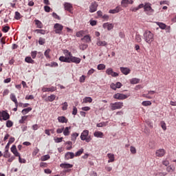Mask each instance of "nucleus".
Returning a JSON list of instances; mask_svg holds the SVG:
<instances>
[{
	"label": "nucleus",
	"instance_id": "1",
	"mask_svg": "<svg viewBox=\"0 0 176 176\" xmlns=\"http://www.w3.org/2000/svg\"><path fill=\"white\" fill-rule=\"evenodd\" d=\"M63 53L65 56H60L59 58V61H61V63H74V64H80V61H82V59L80 58L72 56V53L68 50H63Z\"/></svg>",
	"mask_w": 176,
	"mask_h": 176
},
{
	"label": "nucleus",
	"instance_id": "2",
	"mask_svg": "<svg viewBox=\"0 0 176 176\" xmlns=\"http://www.w3.org/2000/svg\"><path fill=\"white\" fill-rule=\"evenodd\" d=\"M143 39H144L146 43H152L155 39V36L152 32L149 30H146L143 34Z\"/></svg>",
	"mask_w": 176,
	"mask_h": 176
},
{
	"label": "nucleus",
	"instance_id": "3",
	"mask_svg": "<svg viewBox=\"0 0 176 176\" xmlns=\"http://www.w3.org/2000/svg\"><path fill=\"white\" fill-rule=\"evenodd\" d=\"M80 140L82 141H86L90 142L91 141V137L89 135V130H84L80 135Z\"/></svg>",
	"mask_w": 176,
	"mask_h": 176
},
{
	"label": "nucleus",
	"instance_id": "4",
	"mask_svg": "<svg viewBox=\"0 0 176 176\" xmlns=\"http://www.w3.org/2000/svg\"><path fill=\"white\" fill-rule=\"evenodd\" d=\"M111 110L116 111V109H122L123 108V102H116L115 103L110 104Z\"/></svg>",
	"mask_w": 176,
	"mask_h": 176
},
{
	"label": "nucleus",
	"instance_id": "5",
	"mask_svg": "<svg viewBox=\"0 0 176 176\" xmlns=\"http://www.w3.org/2000/svg\"><path fill=\"white\" fill-rule=\"evenodd\" d=\"M60 167L61 168H64L63 173H70L71 168L74 167V165L71 164L63 163L60 164Z\"/></svg>",
	"mask_w": 176,
	"mask_h": 176
},
{
	"label": "nucleus",
	"instance_id": "6",
	"mask_svg": "<svg viewBox=\"0 0 176 176\" xmlns=\"http://www.w3.org/2000/svg\"><path fill=\"white\" fill-rule=\"evenodd\" d=\"M144 12H146L147 14H152L155 10L152 8V4L151 3H145Z\"/></svg>",
	"mask_w": 176,
	"mask_h": 176
},
{
	"label": "nucleus",
	"instance_id": "7",
	"mask_svg": "<svg viewBox=\"0 0 176 176\" xmlns=\"http://www.w3.org/2000/svg\"><path fill=\"white\" fill-rule=\"evenodd\" d=\"M10 119V116L9 115V113L6 111H0V120H9Z\"/></svg>",
	"mask_w": 176,
	"mask_h": 176
},
{
	"label": "nucleus",
	"instance_id": "8",
	"mask_svg": "<svg viewBox=\"0 0 176 176\" xmlns=\"http://www.w3.org/2000/svg\"><path fill=\"white\" fill-rule=\"evenodd\" d=\"M129 96L123 94H116L113 95V98L116 100H126V98H128Z\"/></svg>",
	"mask_w": 176,
	"mask_h": 176
},
{
	"label": "nucleus",
	"instance_id": "9",
	"mask_svg": "<svg viewBox=\"0 0 176 176\" xmlns=\"http://www.w3.org/2000/svg\"><path fill=\"white\" fill-rule=\"evenodd\" d=\"M97 8H98V4L97 3V2H92L89 6L90 13H94V12H97Z\"/></svg>",
	"mask_w": 176,
	"mask_h": 176
},
{
	"label": "nucleus",
	"instance_id": "10",
	"mask_svg": "<svg viewBox=\"0 0 176 176\" xmlns=\"http://www.w3.org/2000/svg\"><path fill=\"white\" fill-rule=\"evenodd\" d=\"M63 28H64V26H63L60 23H56L54 25V29H55L56 34H61V32L63 31Z\"/></svg>",
	"mask_w": 176,
	"mask_h": 176
},
{
	"label": "nucleus",
	"instance_id": "11",
	"mask_svg": "<svg viewBox=\"0 0 176 176\" xmlns=\"http://www.w3.org/2000/svg\"><path fill=\"white\" fill-rule=\"evenodd\" d=\"M166 155V150L163 148H160L156 151L155 155L157 157H163Z\"/></svg>",
	"mask_w": 176,
	"mask_h": 176
},
{
	"label": "nucleus",
	"instance_id": "12",
	"mask_svg": "<svg viewBox=\"0 0 176 176\" xmlns=\"http://www.w3.org/2000/svg\"><path fill=\"white\" fill-rule=\"evenodd\" d=\"M56 90H57V87H51L50 88L43 87L42 88V91H43V93H46L49 91H50L51 93H53V91H56Z\"/></svg>",
	"mask_w": 176,
	"mask_h": 176
},
{
	"label": "nucleus",
	"instance_id": "13",
	"mask_svg": "<svg viewBox=\"0 0 176 176\" xmlns=\"http://www.w3.org/2000/svg\"><path fill=\"white\" fill-rule=\"evenodd\" d=\"M102 28H104V30H107L108 31H111V30H113V24L110 23H104L102 25Z\"/></svg>",
	"mask_w": 176,
	"mask_h": 176
},
{
	"label": "nucleus",
	"instance_id": "14",
	"mask_svg": "<svg viewBox=\"0 0 176 176\" xmlns=\"http://www.w3.org/2000/svg\"><path fill=\"white\" fill-rule=\"evenodd\" d=\"M65 10L71 13L72 12V9L74 7L72 6V4L69 3H65L64 4Z\"/></svg>",
	"mask_w": 176,
	"mask_h": 176
},
{
	"label": "nucleus",
	"instance_id": "15",
	"mask_svg": "<svg viewBox=\"0 0 176 176\" xmlns=\"http://www.w3.org/2000/svg\"><path fill=\"white\" fill-rule=\"evenodd\" d=\"M11 152L16 156V157L20 156V153L17 151V147L16 145H12L11 147Z\"/></svg>",
	"mask_w": 176,
	"mask_h": 176
},
{
	"label": "nucleus",
	"instance_id": "16",
	"mask_svg": "<svg viewBox=\"0 0 176 176\" xmlns=\"http://www.w3.org/2000/svg\"><path fill=\"white\" fill-rule=\"evenodd\" d=\"M75 157V154L72 152H67L65 155V160H69V159H74Z\"/></svg>",
	"mask_w": 176,
	"mask_h": 176
},
{
	"label": "nucleus",
	"instance_id": "17",
	"mask_svg": "<svg viewBox=\"0 0 176 176\" xmlns=\"http://www.w3.org/2000/svg\"><path fill=\"white\" fill-rule=\"evenodd\" d=\"M120 71L124 75H129L131 72L128 67H120Z\"/></svg>",
	"mask_w": 176,
	"mask_h": 176
},
{
	"label": "nucleus",
	"instance_id": "18",
	"mask_svg": "<svg viewBox=\"0 0 176 176\" xmlns=\"http://www.w3.org/2000/svg\"><path fill=\"white\" fill-rule=\"evenodd\" d=\"M96 45L97 46H108V43H107V41H101L100 39H98L97 42H96Z\"/></svg>",
	"mask_w": 176,
	"mask_h": 176
},
{
	"label": "nucleus",
	"instance_id": "19",
	"mask_svg": "<svg viewBox=\"0 0 176 176\" xmlns=\"http://www.w3.org/2000/svg\"><path fill=\"white\" fill-rule=\"evenodd\" d=\"M120 10H122V8H120V6H117L115 9L110 10L109 11V13H111L112 14H115L116 13H119L120 12Z\"/></svg>",
	"mask_w": 176,
	"mask_h": 176
},
{
	"label": "nucleus",
	"instance_id": "20",
	"mask_svg": "<svg viewBox=\"0 0 176 176\" xmlns=\"http://www.w3.org/2000/svg\"><path fill=\"white\" fill-rule=\"evenodd\" d=\"M71 126H66L63 129V135L68 136L71 133Z\"/></svg>",
	"mask_w": 176,
	"mask_h": 176
},
{
	"label": "nucleus",
	"instance_id": "21",
	"mask_svg": "<svg viewBox=\"0 0 176 176\" xmlns=\"http://www.w3.org/2000/svg\"><path fill=\"white\" fill-rule=\"evenodd\" d=\"M107 157H109L108 163H113V162H115V155L112 153H108Z\"/></svg>",
	"mask_w": 176,
	"mask_h": 176
},
{
	"label": "nucleus",
	"instance_id": "22",
	"mask_svg": "<svg viewBox=\"0 0 176 176\" xmlns=\"http://www.w3.org/2000/svg\"><path fill=\"white\" fill-rule=\"evenodd\" d=\"M81 41H82V42H86L87 43H89V42H91V38L89 35L85 34L84 37L81 38Z\"/></svg>",
	"mask_w": 176,
	"mask_h": 176
},
{
	"label": "nucleus",
	"instance_id": "23",
	"mask_svg": "<svg viewBox=\"0 0 176 176\" xmlns=\"http://www.w3.org/2000/svg\"><path fill=\"white\" fill-rule=\"evenodd\" d=\"M58 121L59 123H67V122H68V119L64 116H59L58 117Z\"/></svg>",
	"mask_w": 176,
	"mask_h": 176
},
{
	"label": "nucleus",
	"instance_id": "24",
	"mask_svg": "<svg viewBox=\"0 0 176 176\" xmlns=\"http://www.w3.org/2000/svg\"><path fill=\"white\" fill-rule=\"evenodd\" d=\"M85 35L86 33L83 30L78 31L76 34V36H77V38H82V36H85Z\"/></svg>",
	"mask_w": 176,
	"mask_h": 176
},
{
	"label": "nucleus",
	"instance_id": "25",
	"mask_svg": "<svg viewBox=\"0 0 176 176\" xmlns=\"http://www.w3.org/2000/svg\"><path fill=\"white\" fill-rule=\"evenodd\" d=\"M25 63H28L29 64H35V60H34L32 58H31V56H27L25 58Z\"/></svg>",
	"mask_w": 176,
	"mask_h": 176
},
{
	"label": "nucleus",
	"instance_id": "26",
	"mask_svg": "<svg viewBox=\"0 0 176 176\" xmlns=\"http://www.w3.org/2000/svg\"><path fill=\"white\" fill-rule=\"evenodd\" d=\"M94 137H97L98 138H102L104 137V133L101 131H96L94 133Z\"/></svg>",
	"mask_w": 176,
	"mask_h": 176
},
{
	"label": "nucleus",
	"instance_id": "27",
	"mask_svg": "<svg viewBox=\"0 0 176 176\" xmlns=\"http://www.w3.org/2000/svg\"><path fill=\"white\" fill-rule=\"evenodd\" d=\"M34 22L37 28H43V24L42 23V22H41V21L35 19Z\"/></svg>",
	"mask_w": 176,
	"mask_h": 176
},
{
	"label": "nucleus",
	"instance_id": "28",
	"mask_svg": "<svg viewBox=\"0 0 176 176\" xmlns=\"http://www.w3.org/2000/svg\"><path fill=\"white\" fill-rule=\"evenodd\" d=\"M50 52H52V50L50 49H47L44 52V56L47 59L52 58V56H50Z\"/></svg>",
	"mask_w": 176,
	"mask_h": 176
},
{
	"label": "nucleus",
	"instance_id": "29",
	"mask_svg": "<svg viewBox=\"0 0 176 176\" xmlns=\"http://www.w3.org/2000/svg\"><path fill=\"white\" fill-rule=\"evenodd\" d=\"M130 83L131 85H137V83H140V78H133L130 80Z\"/></svg>",
	"mask_w": 176,
	"mask_h": 176
},
{
	"label": "nucleus",
	"instance_id": "30",
	"mask_svg": "<svg viewBox=\"0 0 176 176\" xmlns=\"http://www.w3.org/2000/svg\"><path fill=\"white\" fill-rule=\"evenodd\" d=\"M28 118V116H23L21 117V119L19 120V123H20L21 124H24V123H25V120H27Z\"/></svg>",
	"mask_w": 176,
	"mask_h": 176
},
{
	"label": "nucleus",
	"instance_id": "31",
	"mask_svg": "<svg viewBox=\"0 0 176 176\" xmlns=\"http://www.w3.org/2000/svg\"><path fill=\"white\" fill-rule=\"evenodd\" d=\"M31 111H32V108L28 107L26 109H23L21 113L23 115H27V113H28V112H31Z\"/></svg>",
	"mask_w": 176,
	"mask_h": 176
},
{
	"label": "nucleus",
	"instance_id": "32",
	"mask_svg": "<svg viewBox=\"0 0 176 176\" xmlns=\"http://www.w3.org/2000/svg\"><path fill=\"white\" fill-rule=\"evenodd\" d=\"M78 137H79V133H74L72 134V136H71V140L72 141H76V138H78Z\"/></svg>",
	"mask_w": 176,
	"mask_h": 176
},
{
	"label": "nucleus",
	"instance_id": "33",
	"mask_svg": "<svg viewBox=\"0 0 176 176\" xmlns=\"http://www.w3.org/2000/svg\"><path fill=\"white\" fill-rule=\"evenodd\" d=\"M82 102H84L85 104H86L87 102H93V98H91V97H85L82 100Z\"/></svg>",
	"mask_w": 176,
	"mask_h": 176
},
{
	"label": "nucleus",
	"instance_id": "34",
	"mask_svg": "<svg viewBox=\"0 0 176 176\" xmlns=\"http://www.w3.org/2000/svg\"><path fill=\"white\" fill-rule=\"evenodd\" d=\"M10 98L12 102H17V98H16V95H14V94H10Z\"/></svg>",
	"mask_w": 176,
	"mask_h": 176
},
{
	"label": "nucleus",
	"instance_id": "35",
	"mask_svg": "<svg viewBox=\"0 0 176 176\" xmlns=\"http://www.w3.org/2000/svg\"><path fill=\"white\" fill-rule=\"evenodd\" d=\"M142 105H143V107H149V106L152 105V102H151L149 100L143 101L142 102Z\"/></svg>",
	"mask_w": 176,
	"mask_h": 176
},
{
	"label": "nucleus",
	"instance_id": "36",
	"mask_svg": "<svg viewBox=\"0 0 176 176\" xmlns=\"http://www.w3.org/2000/svg\"><path fill=\"white\" fill-rule=\"evenodd\" d=\"M9 93H10L9 89H4L2 92L3 97H6V96L9 95Z\"/></svg>",
	"mask_w": 176,
	"mask_h": 176
},
{
	"label": "nucleus",
	"instance_id": "37",
	"mask_svg": "<svg viewBox=\"0 0 176 176\" xmlns=\"http://www.w3.org/2000/svg\"><path fill=\"white\" fill-rule=\"evenodd\" d=\"M56 100V95L52 94L48 96L47 101H50V102H52V101H54Z\"/></svg>",
	"mask_w": 176,
	"mask_h": 176
},
{
	"label": "nucleus",
	"instance_id": "38",
	"mask_svg": "<svg viewBox=\"0 0 176 176\" xmlns=\"http://www.w3.org/2000/svg\"><path fill=\"white\" fill-rule=\"evenodd\" d=\"M157 25H159L160 28H161L162 30H166V28L167 27V25L162 22H158Z\"/></svg>",
	"mask_w": 176,
	"mask_h": 176
},
{
	"label": "nucleus",
	"instance_id": "39",
	"mask_svg": "<svg viewBox=\"0 0 176 176\" xmlns=\"http://www.w3.org/2000/svg\"><path fill=\"white\" fill-rule=\"evenodd\" d=\"M34 32H37V34H41V35H45V34H46V30L36 29L34 30Z\"/></svg>",
	"mask_w": 176,
	"mask_h": 176
},
{
	"label": "nucleus",
	"instance_id": "40",
	"mask_svg": "<svg viewBox=\"0 0 176 176\" xmlns=\"http://www.w3.org/2000/svg\"><path fill=\"white\" fill-rule=\"evenodd\" d=\"M129 0H122L121 1V5H122L124 8H127V6L129 5Z\"/></svg>",
	"mask_w": 176,
	"mask_h": 176
},
{
	"label": "nucleus",
	"instance_id": "41",
	"mask_svg": "<svg viewBox=\"0 0 176 176\" xmlns=\"http://www.w3.org/2000/svg\"><path fill=\"white\" fill-rule=\"evenodd\" d=\"M6 127L10 129V127L13 126V122L12 120H8L6 124Z\"/></svg>",
	"mask_w": 176,
	"mask_h": 176
},
{
	"label": "nucleus",
	"instance_id": "42",
	"mask_svg": "<svg viewBox=\"0 0 176 176\" xmlns=\"http://www.w3.org/2000/svg\"><path fill=\"white\" fill-rule=\"evenodd\" d=\"M160 124H161V127H162V130L164 131H166L167 130V126L166 125V122H164V121H162L160 122Z\"/></svg>",
	"mask_w": 176,
	"mask_h": 176
},
{
	"label": "nucleus",
	"instance_id": "43",
	"mask_svg": "<svg viewBox=\"0 0 176 176\" xmlns=\"http://www.w3.org/2000/svg\"><path fill=\"white\" fill-rule=\"evenodd\" d=\"M67 109H68V102H65L62 104V110L67 111Z\"/></svg>",
	"mask_w": 176,
	"mask_h": 176
},
{
	"label": "nucleus",
	"instance_id": "44",
	"mask_svg": "<svg viewBox=\"0 0 176 176\" xmlns=\"http://www.w3.org/2000/svg\"><path fill=\"white\" fill-rule=\"evenodd\" d=\"M50 159V155H45L41 157V161L42 162H46V160H49Z\"/></svg>",
	"mask_w": 176,
	"mask_h": 176
},
{
	"label": "nucleus",
	"instance_id": "45",
	"mask_svg": "<svg viewBox=\"0 0 176 176\" xmlns=\"http://www.w3.org/2000/svg\"><path fill=\"white\" fill-rule=\"evenodd\" d=\"M21 19V14L19 12H15V16H14V19L15 20H20Z\"/></svg>",
	"mask_w": 176,
	"mask_h": 176
},
{
	"label": "nucleus",
	"instance_id": "46",
	"mask_svg": "<svg viewBox=\"0 0 176 176\" xmlns=\"http://www.w3.org/2000/svg\"><path fill=\"white\" fill-rule=\"evenodd\" d=\"M66 144L69 145L66 147L67 151H71L72 149V142H67Z\"/></svg>",
	"mask_w": 176,
	"mask_h": 176
},
{
	"label": "nucleus",
	"instance_id": "47",
	"mask_svg": "<svg viewBox=\"0 0 176 176\" xmlns=\"http://www.w3.org/2000/svg\"><path fill=\"white\" fill-rule=\"evenodd\" d=\"M135 41L136 42H138V43H141L142 41V38H141V35L140 34H136L135 35Z\"/></svg>",
	"mask_w": 176,
	"mask_h": 176
},
{
	"label": "nucleus",
	"instance_id": "48",
	"mask_svg": "<svg viewBox=\"0 0 176 176\" xmlns=\"http://www.w3.org/2000/svg\"><path fill=\"white\" fill-rule=\"evenodd\" d=\"M89 47V45L87 44H81L80 45V50H86Z\"/></svg>",
	"mask_w": 176,
	"mask_h": 176
},
{
	"label": "nucleus",
	"instance_id": "49",
	"mask_svg": "<svg viewBox=\"0 0 176 176\" xmlns=\"http://www.w3.org/2000/svg\"><path fill=\"white\" fill-rule=\"evenodd\" d=\"M98 71H102V69H105V65H104V64H99L98 65Z\"/></svg>",
	"mask_w": 176,
	"mask_h": 176
},
{
	"label": "nucleus",
	"instance_id": "50",
	"mask_svg": "<svg viewBox=\"0 0 176 176\" xmlns=\"http://www.w3.org/2000/svg\"><path fill=\"white\" fill-rule=\"evenodd\" d=\"M3 157H10V153H9V150H5Z\"/></svg>",
	"mask_w": 176,
	"mask_h": 176
},
{
	"label": "nucleus",
	"instance_id": "51",
	"mask_svg": "<svg viewBox=\"0 0 176 176\" xmlns=\"http://www.w3.org/2000/svg\"><path fill=\"white\" fill-rule=\"evenodd\" d=\"M46 43V41L45 40V38L40 37L38 39V43L39 45H45V43Z\"/></svg>",
	"mask_w": 176,
	"mask_h": 176
},
{
	"label": "nucleus",
	"instance_id": "52",
	"mask_svg": "<svg viewBox=\"0 0 176 176\" xmlns=\"http://www.w3.org/2000/svg\"><path fill=\"white\" fill-rule=\"evenodd\" d=\"M84 152V149L83 148H80L78 151H77L75 154V156L76 157H78V156H80V155H82V153H83Z\"/></svg>",
	"mask_w": 176,
	"mask_h": 176
},
{
	"label": "nucleus",
	"instance_id": "53",
	"mask_svg": "<svg viewBox=\"0 0 176 176\" xmlns=\"http://www.w3.org/2000/svg\"><path fill=\"white\" fill-rule=\"evenodd\" d=\"M142 96L144 97V98H147L148 100H152V98H153V96L148 95V94H143Z\"/></svg>",
	"mask_w": 176,
	"mask_h": 176
},
{
	"label": "nucleus",
	"instance_id": "54",
	"mask_svg": "<svg viewBox=\"0 0 176 176\" xmlns=\"http://www.w3.org/2000/svg\"><path fill=\"white\" fill-rule=\"evenodd\" d=\"M85 79H86V76L82 75V76H80L79 79L80 83H85Z\"/></svg>",
	"mask_w": 176,
	"mask_h": 176
},
{
	"label": "nucleus",
	"instance_id": "55",
	"mask_svg": "<svg viewBox=\"0 0 176 176\" xmlns=\"http://www.w3.org/2000/svg\"><path fill=\"white\" fill-rule=\"evenodd\" d=\"M113 72V69H112V68H108L107 70H106V74L107 75H112Z\"/></svg>",
	"mask_w": 176,
	"mask_h": 176
},
{
	"label": "nucleus",
	"instance_id": "56",
	"mask_svg": "<svg viewBox=\"0 0 176 176\" xmlns=\"http://www.w3.org/2000/svg\"><path fill=\"white\" fill-rule=\"evenodd\" d=\"M130 151L133 154L135 155L137 153V149H135V147L131 146L130 148Z\"/></svg>",
	"mask_w": 176,
	"mask_h": 176
},
{
	"label": "nucleus",
	"instance_id": "57",
	"mask_svg": "<svg viewBox=\"0 0 176 176\" xmlns=\"http://www.w3.org/2000/svg\"><path fill=\"white\" fill-rule=\"evenodd\" d=\"M36 54H38V52L36 51L32 52H31L32 58H36Z\"/></svg>",
	"mask_w": 176,
	"mask_h": 176
},
{
	"label": "nucleus",
	"instance_id": "58",
	"mask_svg": "<svg viewBox=\"0 0 176 176\" xmlns=\"http://www.w3.org/2000/svg\"><path fill=\"white\" fill-rule=\"evenodd\" d=\"M77 113H78V109L76 108V107L74 106L73 111H72V115H74L75 116Z\"/></svg>",
	"mask_w": 176,
	"mask_h": 176
},
{
	"label": "nucleus",
	"instance_id": "59",
	"mask_svg": "<svg viewBox=\"0 0 176 176\" xmlns=\"http://www.w3.org/2000/svg\"><path fill=\"white\" fill-rule=\"evenodd\" d=\"M63 131H64V126H62V128H58L56 130L57 134H61V133H63Z\"/></svg>",
	"mask_w": 176,
	"mask_h": 176
},
{
	"label": "nucleus",
	"instance_id": "60",
	"mask_svg": "<svg viewBox=\"0 0 176 176\" xmlns=\"http://www.w3.org/2000/svg\"><path fill=\"white\" fill-rule=\"evenodd\" d=\"M49 67H58V63L56 62H52L51 64H48Z\"/></svg>",
	"mask_w": 176,
	"mask_h": 176
},
{
	"label": "nucleus",
	"instance_id": "61",
	"mask_svg": "<svg viewBox=\"0 0 176 176\" xmlns=\"http://www.w3.org/2000/svg\"><path fill=\"white\" fill-rule=\"evenodd\" d=\"M44 10H45V12H47V13H49V12H50L51 8L48 6H45L44 7Z\"/></svg>",
	"mask_w": 176,
	"mask_h": 176
},
{
	"label": "nucleus",
	"instance_id": "62",
	"mask_svg": "<svg viewBox=\"0 0 176 176\" xmlns=\"http://www.w3.org/2000/svg\"><path fill=\"white\" fill-rule=\"evenodd\" d=\"M25 100H34V96L32 95H27L25 98Z\"/></svg>",
	"mask_w": 176,
	"mask_h": 176
},
{
	"label": "nucleus",
	"instance_id": "63",
	"mask_svg": "<svg viewBox=\"0 0 176 176\" xmlns=\"http://www.w3.org/2000/svg\"><path fill=\"white\" fill-rule=\"evenodd\" d=\"M10 30V28L9 26H6L3 28L2 31L3 32H8Z\"/></svg>",
	"mask_w": 176,
	"mask_h": 176
},
{
	"label": "nucleus",
	"instance_id": "64",
	"mask_svg": "<svg viewBox=\"0 0 176 176\" xmlns=\"http://www.w3.org/2000/svg\"><path fill=\"white\" fill-rule=\"evenodd\" d=\"M55 142L58 143V142H63V138H56L54 139Z\"/></svg>",
	"mask_w": 176,
	"mask_h": 176
}]
</instances>
